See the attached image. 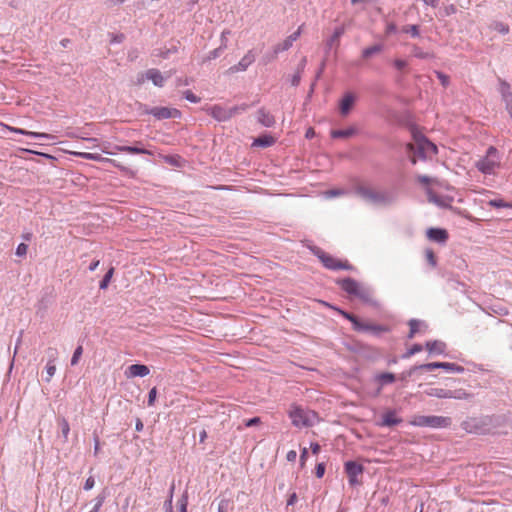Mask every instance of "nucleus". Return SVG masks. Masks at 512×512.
Here are the masks:
<instances>
[{
  "instance_id": "1",
  "label": "nucleus",
  "mask_w": 512,
  "mask_h": 512,
  "mask_svg": "<svg viewBox=\"0 0 512 512\" xmlns=\"http://www.w3.org/2000/svg\"><path fill=\"white\" fill-rule=\"evenodd\" d=\"M501 425V417L497 415H479L467 417L461 428L469 434L488 435Z\"/></svg>"
},
{
  "instance_id": "2",
  "label": "nucleus",
  "mask_w": 512,
  "mask_h": 512,
  "mask_svg": "<svg viewBox=\"0 0 512 512\" xmlns=\"http://www.w3.org/2000/svg\"><path fill=\"white\" fill-rule=\"evenodd\" d=\"M356 191L364 200L383 207H390L399 199V192L397 189L375 191L373 189L360 186Z\"/></svg>"
},
{
  "instance_id": "3",
  "label": "nucleus",
  "mask_w": 512,
  "mask_h": 512,
  "mask_svg": "<svg viewBox=\"0 0 512 512\" xmlns=\"http://www.w3.org/2000/svg\"><path fill=\"white\" fill-rule=\"evenodd\" d=\"M414 143L406 146L409 154L416 155L419 159L426 161L431 155L438 153L437 146L421 133L413 134Z\"/></svg>"
},
{
  "instance_id": "4",
  "label": "nucleus",
  "mask_w": 512,
  "mask_h": 512,
  "mask_svg": "<svg viewBox=\"0 0 512 512\" xmlns=\"http://www.w3.org/2000/svg\"><path fill=\"white\" fill-rule=\"evenodd\" d=\"M289 418L293 426L297 428L312 427L317 420V414L309 409H305L298 405H293L289 412Z\"/></svg>"
},
{
  "instance_id": "5",
  "label": "nucleus",
  "mask_w": 512,
  "mask_h": 512,
  "mask_svg": "<svg viewBox=\"0 0 512 512\" xmlns=\"http://www.w3.org/2000/svg\"><path fill=\"white\" fill-rule=\"evenodd\" d=\"M409 424L415 427L443 429L451 426L452 419L447 416L438 415H414L409 421Z\"/></svg>"
},
{
  "instance_id": "6",
  "label": "nucleus",
  "mask_w": 512,
  "mask_h": 512,
  "mask_svg": "<svg viewBox=\"0 0 512 512\" xmlns=\"http://www.w3.org/2000/svg\"><path fill=\"white\" fill-rule=\"evenodd\" d=\"M500 166L499 152L496 147L489 146L483 157L475 162V167L485 175H492Z\"/></svg>"
},
{
  "instance_id": "7",
  "label": "nucleus",
  "mask_w": 512,
  "mask_h": 512,
  "mask_svg": "<svg viewBox=\"0 0 512 512\" xmlns=\"http://www.w3.org/2000/svg\"><path fill=\"white\" fill-rule=\"evenodd\" d=\"M310 251L314 256H316L320 262L323 264V266L326 269L336 271V270H353V266L348 261H341L337 258L333 257L332 255L326 253L321 248L317 246H311L309 247Z\"/></svg>"
},
{
  "instance_id": "8",
  "label": "nucleus",
  "mask_w": 512,
  "mask_h": 512,
  "mask_svg": "<svg viewBox=\"0 0 512 512\" xmlns=\"http://www.w3.org/2000/svg\"><path fill=\"white\" fill-rule=\"evenodd\" d=\"M344 471L347 475L350 486L354 487L361 483L359 476L364 472V466L362 464L354 460H348L344 463Z\"/></svg>"
},
{
  "instance_id": "9",
  "label": "nucleus",
  "mask_w": 512,
  "mask_h": 512,
  "mask_svg": "<svg viewBox=\"0 0 512 512\" xmlns=\"http://www.w3.org/2000/svg\"><path fill=\"white\" fill-rule=\"evenodd\" d=\"M421 367L425 371H433L436 369H443L451 373H463L465 371L463 366L452 362H429L421 364Z\"/></svg>"
},
{
  "instance_id": "10",
  "label": "nucleus",
  "mask_w": 512,
  "mask_h": 512,
  "mask_svg": "<svg viewBox=\"0 0 512 512\" xmlns=\"http://www.w3.org/2000/svg\"><path fill=\"white\" fill-rule=\"evenodd\" d=\"M150 113L157 120H164V119H171V118L178 119V118H181V116H182V113L179 109L163 107V106L152 107Z\"/></svg>"
},
{
  "instance_id": "11",
  "label": "nucleus",
  "mask_w": 512,
  "mask_h": 512,
  "mask_svg": "<svg viewBox=\"0 0 512 512\" xmlns=\"http://www.w3.org/2000/svg\"><path fill=\"white\" fill-rule=\"evenodd\" d=\"M204 111L218 122H226L231 119L229 109L218 104L209 106Z\"/></svg>"
},
{
  "instance_id": "12",
  "label": "nucleus",
  "mask_w": 512,
  "mask_h": 512,
  "mask_svg": "<svg viewBox=\"0 0 512 512\" xmlns=\"http://www.w3.org/2000/svg\"><path fill=\"white\" fill-rule=\"evenodd\" d=\"M427 238L440 245L446 244L449 238L448 231L440 227H430L426 230Z\"/></svg>"
},
{
  "instance_id": "13",
  "label": "nucleus",
  "mask_w": 512,
  "mask_h": 512,
  "mask_svg": "<svg viewBox=\"0 0 512 512\" xmlns=\"http://www.w3.org/2000/svg\"><path fill=\"white\" fill-rule=\"evenodd\" d=\"M336 284L348 295L355 296L358 293V290L361 286V284L351 277H345L342 279H337Z\"/></svg>"
},
{
  "instance_id": "14",
  "label": "nucleus",
  "mask_w": 512,
  "mask_h": 512,
  "mask_svg": "<svg viewBox=\"0 0 512 512\" xmlns=\"http://www.w3.org/2000/svg\"><path fill=\"white\" fill-rule=\"evenodd\" d=\"M499 84H500L499 91H500V94H501L502 101L505 103V108H506L508 114L510 115V117L512 119V91H511V86H510V84L507 81L502 80V79L499 80Z\"/></svg>"
},
{
  "instance_id": "15",
  "label": "nucleus",
  "mask_w": 512,
  "mask_h": 512,
  "mask_svg": "<svg viewBox=\"0 0 512 512\" xmlns=\"http://www.w3.org/2000/svg\"><path fill=\"white\" fill-rule=\"evenodd\" d=\"M402 423V418L397 416L393 409H389L382 414L381 420L377 423L379 427L391 428Z\"/></svg>"
},
{
  "instance_id": "16",
  "label": "nucleus",
  "mask_w": 512,
  "mask_h": 512,
  "mask_svg": "<svg viewBox=\"0 0 512 512\" xmlns=\"http://www.w3.org/2000/svg\"><path fill=\"white\" fill-rule=\"evenodd\" d=\"M356 96L352 92H346L339 101V110L342 116H347L353 109Z\"/></svg>"
},
{
  "instance_id": "17",
  "label": "nucleus",
  "mask_w": 512,
  "mask_h": 512,
  "mask_svg": "<svg viewBox=\"0 0 512 512\" xmlns=\"http://www.w3.org/2000/svg\"><path fill=\"white\" fill-rule=\"evenodd\" d=\"M256 54L254 53V50H249L242 58L241 60L234 66L230 68L231 72H243L246 71L247 68L255 61Z\"/></svg>"
},
{
  "instance_id": "18",
  "label": "nucleus",
  "mask_w": 512,
  "mask_h": 512,
  "mask_svg": "<svg viewBox=\"0 0 512 512\" xmlns=\"http://www.w3.org/2000/svg\"><path fill=\"white\" fill-rule=\"evenodd\" d=\"M358 332L371 333L372 335L379 337L382 333L390 332V328L386 325L364 323L362 321Z\"/></svg>"
},
{
  "instance_id": "19",
  "label": "nucleus",
  "mask_w": 512,
  "mask_h": 512,
  "mask_svg": "<svg viewBox=\"0 0 512 512\" xmlns=\"http://www.w3.org/2000/svg\"><path fill=\"white\" fill-rule=\"evenodd\" d=\"M149 373H150L149 367L145 364H140V363L131 364L130 366L127 367V369L125 371V375L128 378L145 377Z\"/></svg>"
},
{
  "instance_id": "20",
  "label": "nucleus",
  "mask_w": 512,
  "mask_h": 512,
  "mask_svg": "<svg viewBox=\"0 0 512 512\" xmlns=\"http://www.w3.org/2000/svg\"><path fill=\"white\" fill-rule=\"evenodd\" d=\"M325 304L329 308H331V309L335 310L336 312H338L343 318L348 320L352 324L353 330L358 332V329H359L362 321L357 316H355L354 314H352L350 312H347V311L343 310L342 308L337 307L335 305H331V304H328V303H325Z\"/></svg>"
},
{
  "instance_id": "21",
  "label": "nucleus",
  "mask_w": 512,
  "mask_h": 512,
  "mask_svg": "<svg viewBox=\"0 0 512 512\" xmlns=\"http://www.w3.org/2000/svg\"><path fill=\"white\" fill-rule=\"evenodd\" d=\"M257 122L266 128H271L275 125V117L265 108H260L256 113Z\"/></svg>"
},
{
  "instance_id": "22",
  "label": "nucleus",
  "mask_w": 512,
  "mask_h": 512,
  "mask_svg": "<svg viewBox=\"0 0 512 512\" xmlns=\"http://www.w3.org/2000/svg\"><path fill=\"white\" fill-rule=\"evenodd\" d=\"M140 142H137L135 145H117L115 148L119 152H124L128 154H137V155H151L152 153L142 147Z\"/></svg>"
},
{
  "instance_id": "23",
  "label": "nucleus",
  "mask_w": 512,
  "mask_h": 512,
  "mask_svg": "<svg viewBox=\"0 0 512 512\" xmlns=\"http://www.w3.org/2000/svg\"><path fill=\"white\" fill-rule=\"evenodd\" d=\"M142 77L145 79L152 81L154 86L163 87L165 84V78L162 75L161 71L156 68H150L146 70L145 73H142Z\"/></svg>"
},
{
  "instance_id": "24",
  "label": "nucleus",
  "mask_w": 512,
  "mask_h": 512,
  "mask_svg": "<svg viewBox=\"0 0 512 512\" xmlns=\"http://www.w3.org/2000/svg\"><path fill=\"white\" fill-rule=\"evenodd\" d=\"M374 381L378 383V392H380L384 386L394 383L396 376L392 372H381L374 376Z\"/></svg>"
},
{
  "instance_id": "25",
  "label": "nucleus",
  "mask_w": 512,
  "mask_h": 512,
  "mask_svg": "<svg viewBox=\"0 0 512 512\" xmlns=\"http://www.w3.org/2000/svg\"><path fill=\"white\" fill-rule=\"evenodd\" d=\"M300 35L301 27H299L295 32L289 35L283 42L275 45V47L280 53L287 51L292 47L293 43L299 38Z\"/></svg>"
},
{
  "instance_id": "26",
  "label": "nucleus",
  "mask_w": 512,
  "mask_h": 512,
  "mask_svg": "<svg viewBox=\"0 0 512 512\" xmlns=\"http://www.w3.org/2000/svg\"><path fill=\"white\" fill-rule=\"evenodd\" d=\"M372 290L368 287L360 286L358 293L356 295L357 298H359L364 303L370 304L374 307L378 306V302L373 299L372 297Z\"/></svg>"
},
{
  "instance_id": "27",
  "label": "nucleus",
  "mask_w": 512,
  "mask_h": 512,
  "mask_svg": "<svg viewBox=\"0 0 512 512\" xmlns=\"http://www.w3.org/2000/svg\"><path fill=\"white\" fill-rule=\"evenodd\" d=\"M275 138L268 133H263L253 140L252 146L268 148L275 143Z\"/></svg>"
},
{
  "instance_id": "28",
  "label": "nucleus",
  "mask_w": 512,
  "mask_h": 512,
  "mask_svg": "<svg viewBox=\"0 0 512 512\" xmlns=\"http://www.w3.org/2000/svg\"><path fill=\"white\" fill-rule=\"evenodd\" d=\"M7 128L11 132H13V133L29 136V137L34 138V139H48V138H50L49 134L43 133V132L28 131V130H25V129H22V128H17V127H7Z\"/></svg>"
},
{
  "instance_id": "29",
  "label": "nucleus",
  "mask_w": 512,
  "mask_h": 512,
  "mask_svg": "<svg viewBox=\"0 0 512 512\" xmlns=\"http://www.w3.org/2000/svg\"><path fill=\"white\" fill-rule=\"evenodd\" d=\"M384 50V45L381 43H375L371 46L365 47L361 51V58L368 60L376 54L381 53Z\"/></svg>"
},
{
  "instance_id": "30",
  "label": "nucleus",
  "mask_w": 512,
  "mask_h": 512,
  "mask_svg": "<svg viewBox=\"0 0 512 512\" xmlns=\"http://www.w3.org/2000/svg\"><path fill=\"white\" fill-rule=\"evenodd\" d=\"M425 348L429 353L444 354L446 344L440 340H430L425 343Z\"/></svg>"
},
{
  "instance_id": "31",
  "label": "nucleus",
  "mask_w": 512,
  "mask_h": 512,
  "mask_svg": "<svg viewBox=\"0 0 512 512\" xmlns=\"http://www.w3.org/2000/svg\"><path fill=\"white\" fill-rule=\"evenodd\" d=\"M411 54L413 57L421 60H432L435 58L433 52L424 51L421 47L416 44L411 45Z\"/></svg>"
},
{
  "instance_id": "32",
  "label": "nucleus",
  "mask_w": 512,
  "mask_h": 512,
  "mask_svg": "<svg viewBox=\"0 0 512 512\" xmlns=\"http://www.w3.org/2000/svg\"><path fill=\"white\" fill-rule=\"evenodd\" d=\"M345 33V28L344 26H337L332 35L327 39L326 41V52H328L334 43H339L340 41V38L343 36V34Z\"/></svg>"
},
{
  "instance_id": "33",
  "label": "nucleus",
  "mask_w": 512,
  "mask_h": 512,
  "mask_svg": "<svg viewBox=\"0 0 512 512\" xmlns=\"http://www.w3.org/2000/svg\"><path fill=\"white\" fill-rule=\"evenodd\" d=\"M357 133L356 128L348 127L345 129H335L331 131V137L334 139L350 138Z\"/></svg>"
},
{
  "instance_id": "34",
  "label": "nucleus",
  "mask_w": 512,
  "mask_h": 512,
  "mask_svg": "<svg viewBox=\"0 0 512 512\" xmlns=\"http://www.w3.org/2000/svg\"><path fill=\"white\" fill-rule=\"evenodd\" d=\"M426 395L439 399H449V389L430 387L425 390Z\"/></svg>"
},
{
  "instance_id": "35",
  "label": "nucleus",
  "mask_w": 512,
  "mask_h": 512,
  "mask_svg": "<svg viewBox=\"0 0 512 512\" xmlns=\"http://www.w3.org/2000/svg\"><path fill=\"white\" fill-rule=\"evenodd\" d=\"M473 397L474 395L472 393H469L462 388L454 390L449 389V399L469 400Z\"/></svg>"
},
{
  "instance_id": "36",
  "label": "nucleus",
  "mask_w": 512,
  "mask_h": 512,
  "mask_svg": "<svg viewBox=\"0 0 512 512\" xmlns=\"http://www.w3.org/2000/svg\"><path fill=\"white\" fill-rule=\"evenodd\" d=\"M426 194L428 196V200L431 203H434L438 207H446L447 204L443 201L442 197L437 195L431 188L426 190Z\"/></svg>"
},
{
  "instance_id": "37",
  "label": "nucleus",
  "mask_w": 512,
  "mask_h": 512,
  "mask_svg": "<svg viewBox=\"0 0 512 512\" xmlns=\"http://www.w3.org/2000/svg\"><path fill=\"white\" fill-rule=\"evenodd\" d=\"M401 32L410 34L412 38H418L420 36V27L417 24L405 25L401 28Z\"/></svg>"
},
{
  "instance_id": "38",
  "label": "nucleus",
  "mask_w": 512,
  "mask_h": 512,
  "mask_svg": "<svg viewBox=\"0 0 512 512\" xmlns=\"http://www.w3.org/2000/svg\"><path fill=\"white\" fill-rule=\"evenodd\" d=\"M113 274H114V268L113 267H110L106 273L104 274L103 278L100 280L99 282V289L100 290H105L108 288L110 282H111V279L113 277Z\"/></svg>"
},
{
  "instance_id": "39",
  "label": "nucleus",
  "mask_w": 512,
  "mask_h": 512,
  "mask_svg": "<svg viewBox=\"0 0 512 512\" xmlns=\"http://www.w3.org/2000/svg\"><path fill=\"white\" fill-rule=\"evenodd\" d=\"M226 49V45L225 43L223 44H220L219 47L213 49L212 51H210L208 53V55L203 59V62H206V61H211V60H215L217 59L218 57L221 56V54L223 53V51Z\"/></svg>"
},
{
  "instance_id": "40",
  "label": "nucleus",
  "mask_w": 512,
  "mask_h": 512,
  "mask_svg": "<svg viewBox=\"0 0 512 512\" xmlns=\"http://www.w3.org/2000/svg\"><path fill=\"white\" fill-rule=\"evenodd\" d=\"M418 370H423V368L421 367V364L414 365L410 369L403 371L399 375V379L403 382H406L409 378L413 377Z\"/></svg>"
},
{
  "instance_id": "41",
  "label": "nucleus",
  "mask_w": 512,
  "mask_h": 512,
  "mask_svg": "<svg viewBox=\"0 0 512 512\" xmlns=\"http://www.w3.org/2000/svg\"><path fill=\"white\" fill-rule=\"evenodd\" d=\"M73 155L85 160L92 161H101L102 156L98 153H90V152H73Z\"/></svg>"
},
{
  "instance_id": "42",
  "label": "nucleus",
  "mask_w": 512,
  "mask_h": 512,
  "mask_svg": "<svg viewBox=\"0 0 512 512\" xmlns=\"http://www.w3.org/2000/svg\"><path fill=\"white\" fill-rule=\"evenodd\" d=\"M422 323L423 322L421 320H418V319H410L409 320L408 325L410 327V330H409V333L407 335L408 339L414 338L415 334L419 330V325L422 324Z\"/></svg>"
},
{
  "instance_id": "43",
  "label": "nucleus",
  "mask_w": 512,
  "mask_h": 512,
  "mask_svg": "<svg viewBox=\"0 0 512 512\" xmlns=\"http://www.w3.org/2000/svg\"><path fill=\"white\" fill-rule=\"evenodd\" d=\"M422 349H423V346L421 344L415 343L409 349H407V351L405 353L402 354L401 358L408 359V358L412 357L413 355L421 352Z\"/></svg>"
},
{
  "instance_id": "44",
  "label": "nucleus",
  "mask_w": 512,
  "mask_h": 512,
  "mask_svg": "<svg viewBox=\"0 0 512 512\" xmlns=\"http://www.w3.org/2000/svg\"><path fill=\"white\" fill-rule=\"evenodd\" d=\"M254 104L255 103H252V104L242 103L240 105H235V106H233L231 108H228L229 112H231V118L233 116L237 115V114L245 112L246 110H248Z\"/></svg>"
},
{
  "instance_id": "45",
  "label": "nucleus",
  "mask_w": 512,
  "mask_h": 512,
  "mask_svg": "<svg viewBox=\"0 0 512 512\" xmlns=\"http://www.w3.org/2000/svg\"><path fill=\"white\" fill-rule=\"evenodd\" d=\"M134 106H135V111L137 112V114L139 116L151 115L150 111H151L152 107H149L148 105L141 103L139 101H136L134 103Z\"/></svg>"
},
{
  "instance_id": "46",
  "label": "nucleus",
  "mask_w": 512,
  "mask_h": 512,
  "mask_svg": "<svg viewBox=\"0 0 512 512\" xmlns=\"http://www.w3.org/2000/svg\"><path fill=\"white\" fill-rule=\"evenodd\" d=\"M279 53H280V52H279V51L277 50V48L274 46L272 51L267 52V53H265V54L263 55L262 60H261V61H262V63H263L264 65H266V64H268V63H270V62L274 61V60L277 58V56H278V54H279Z\"/></svg>"
},
{
  "instance_id": "47",
  "label": "nucleus",
  "mask_w": 512,
  "mask_h": 512,
  "mask_svg": "<svg viewBox=\"0 0 512 512\" xmlns=\"http://www.w3.org/2000/svg\"><path fill=\"white\" fill-rule=\"evenodd\" d=\"M105 500H106V493H105V491H103L95 498V500H94L95 504L89 512H99V510L102 507Z\"/></svg>"
},
{
  "instance_id": "48",
  "label": "nucleus",
  "mask_w": 512,
  "mask_h": 512,
  "mask_svg": "<svg viewBox=\"0 0 512 512\" xmlns=\"http://www.w3.org/2000/svg\"><path fill=\"white\" fill-rule=\"evenodd\" d=\"M177 51H178L177 46L173 45L170 48H162V49H160L159 53L157 54V56H159V57H161L163 59H168L171 54L177 53Z\"/></svg>"
},
{
  "instance_id": "49",
  "label": "nucleus",
  "mask_w": 512,
  "mask_h": 512,
  "mask_svg": "<svg viewBox=\"0 0 512 512\" xmlns=\"http://www.w3.org/2000/svg\"><path fill=\"white\" fill-rule=\"evenodd\" d=\"M83 354V346L82 344H78V346L75 348L72 358H71V365L75 366L79 363V360Z\"/></svg>"
},
{
  "instance_id": "50",
  "label": "nucleus",
  "mask_w": 512,
  "mask_h": 512,
  "mask_svg": "<svg viewBox=\"0 0 512 512\" xmlns=\"http://www.w3.org/2000/svg\"><path fill=\"white\" fill-rule=\"evenodd\" d=\"M392 65L399 72H404L408 68V62L400 58L394 59Z\"/></svg>"
},
{
  "instance_id": "51",
  "label": "nucleus",
  "mask_w": 512,
  "mask_h": 512,
  "mask_svg": "<svg viewBox=\"0 0 512 512\" xmlns=\"http://www.w3.org/2000/svg\"><path fill=\"white\" fill-rule=\"evenodd\" d=\"M45 369H46L47 376L45 377L44 380L46 382H49L56 372V365L54 364V361L53 360L48 361Z\"/></svg>"
},
{
  "instance_id": "52",
  "label": "nucleus",
  "mask_w": 512,
  "mask_h": 512,
  "mask_svg": "<svg viewBox=\"0 0 512 512\" xmlns=\"http://www.w3.org/2000/svg\"><path fill=\"white\" fill-rule=\"evenodd\" d=\"M183 98L191 103H199L201 98L195 95L191 90H185L183 93Z\"/></svg>"
},
{
  "instance_id": "53",
  "label": "nucleus",
  "mask_w": 512,
  "mask_h": 512,
  "mask_svg": "<svg viewBox=\"0 0 512 512\" xmlns=\"http://www.w3.org/2000/svg\"><path fill=\"white\" fill-rule=\"evenodd\" d=\"M436 77L440 81L443 87H447L450 84V77L442 71H435Z\"/></svg>"
},
{
  "instance_id": "54",
  "label": "nucleus",
  "mask_w": 512,
  "mask_h": 512,
  "mask_svg": "<svg viewBox=\"0 0 512 512\" xmlns=\"http://www.w3.org/2000/svg\"><path fill=\"white\" fill-rule=\"evenodd\" d=\"M493 29L502 35H506L509 33V26L502 22H494Z\"/></svg>"
},
{
  "instance_id": "55",
  "label": "nucleus",
  "mask_w": 512,
  "mask_h": 512,
  "mask_svg": "<svg viewBox=\"0 0 512 512\" xmlns=\"http://www.w3.org/2000/svg\"><path fill=\"white\" fill-rule=\"evenodd\" d=\"M261 418L258 417V416H255V417H252V418H249V419H245L243 421V424L245 427L247 428H250V427H255V426H258L261 424Z\"/></svg>"
},
{
  "instance_id": "56",
  "label": "nucleus",
  "mask_w": 512,
  "mask_h": 512,
  "mask_svg": "<svg viewBox=\"0 0 512 512\" xmlns=\"http://www.w3.org/2000/svg\"><path fill=\"white\" fill-rule=\"evenodd\" d=\"M425 255H426V259H427L428 263H429L432 267H435V266L437 265V258H436L435 253L433 252V250H431V249H426V251H425Z\"/></svg>"
},
{
  "instance_id": "57",
  "label": "nucleus",
  "mask_w": 512,
  "mask_h": 512,
  "mask_svg": "<svg viewBox=\"0 0 512 512\" xmlns=\"http://www.w3.org/2000/svg\"><path fill=\"white\" fill-rule=\"evenodd\" d=\"M157 388L153 387L148 392V399H147V405L148 406H154L157 398Z\"/></svg>"
},
{
  "instance_id": "58",
  "label": "nucleus",
  "mask_w": 512,
  "mask_h": 512,
  "mask_svg": "<svg viewBox=\"0 0 512 512\" xmlns=\"http://www.w3.org/2000/svg\"><path fill=\"white\" fill-rule=\"evenodd\" d=\"M326 471V465L324 462L317 463L315 466V476L317 478H322Z\"/></svg>"
},
{
  "instance_id": "59",
  "label": "nucleus",
  "mask_w": 512,
  "mask_h": 512,
  "mask_svg": "<svg viewBox=\"0 0 512 512\" xmlns=\"http://www.w3.org/2000/svg\"><path fill=\"white\" fill-rule=\"evenodd\" d=\"M490 206L495 208H506L509 207V204L505 202L503 199H492L489 201Z\"/></svg>"
},
{
  "instance_id": "60",
  "label": "nucleus",
  "mask_w": 512,
  "mask_h": 512,
  "mask_svg": "<svg viewBox=\"0 0 512 512\" xmlns=\"http://www.w3.org/2000/svg\"><path fill=\"white\" fill-rule=\"evenodd\" d=\"M28 251V245L25 243H20L16 247L15 254L19 257H23L27 254Z\"/></svg>"
},
{
  "instance_id": "61",
  "label": "nucleus",
  "mask_w": 512,
  "mask_h": 512,
  "mask_svg": "<svg viewBox=\"0 0 512 512\" xmlns=\"http://www.w3.org/2000/svg\"><path fill=\"white\" fill-rule=\"evenodd\" d=\"M174 485L170 489V497L164 502L165 512H173L172 497H173Z\"/></svg>"
},
{
  "instance_id": "62",
  "label": "nucleus",
  "mask_w": 512,
  "mask_h": 512,
  "mask_svg": "<svg viewBox=\"0 0 512 512\" xmlns=\"http://www.w3.org/2000/svg\"><path fill=\"white\" fill-rule=\"evenodd\" d=\"M398 28L397 25L394 22H388L385 27V34L386 35H392L397 32Z\"/></svg>"
},
{
  "instance_id": "63",
  "label": "nucleus",
  "mask_w": 512,
  "mask_h": 512,
  "mask_svg": "<svg viewBox=\"0 0 512 512\" xmlns=\"http://www.w3.org/2000/svg\"><path fill=\"white\" fill-rule=\"evenodd\" d=\"M125 35L123 33L112 34L110 43L111 44H120L124 41Z\"/></svg>"
},
{
  "instance_id": "64",
  "label": "nucleus",
  "mask_w": 512,
  "mask_h": 512,
  "mask_svg": "<svg viewBox=\"0 0 512 512\" xmlns=\"http://www.w3.org/2000/svg\"><path fill=\"white\" fill-rule=\"evenodd\" d=\"M229 506H230L229 500L222 499L218 504V512H228Z\"/></svg>"
}]
</instances>
